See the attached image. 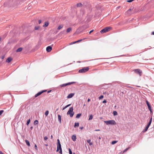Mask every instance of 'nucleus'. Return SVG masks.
Wrapping results in <instances>:
<instances>
[{"instance_id": "f257e3e1", "label": "nucleus", "mask_w": 154, "mask_h": 154, "mask_svg": "<svg viewBox=\"0 0 154 154\" xmlns=\"http://www.w3.org/2000/svg\"><path fill=\"white\" fill-rule=\"evenodd\" d=\"M57 152H58L59 151V150H60V151L59 152L60 154H62V148L61 147V145L60 143V140L59 139H57Z\"/></svg>"}, {"instance_id": "f03ea898", "label": "nucleus", "mask_w": 154, "mask_h": 154, "mask_svg": "<svg viewBox=\"0 0 154 154\" xmlns=\"http://www.w3.org/2000/svg\"><path fill=\"white\" fill-rule=\"evenodd\" d=\"M73 108L72 107L69 108L68 111L67 112V114L69 115L70 117H72L74 115V112H73Z\"/></svg>"}, {"instance_id": "7ed1b4c3", "label": "nucleus", "mask_w": 154, "mask_h": 154, "mask_svg": "<svg viewBox=\"0 0 154 154\" xmlns=\"http://www.w3.org/2000/svg\"><path fill=\"white\" fill-rule=\"evenodd\" d=\"M104 122L107 125H115L116 124L115 121L113 120H110L109 121H105Z\"/></svg>"}, {"instance_id": "20e7f679", "label": "nucleus", "mask_w": 154, "mask_h": 154, "mask_svg": "<svg viewBox=\"0 0 154 154\" xmlns=\"http://www.w3.org/2000/svg\"><path fill=\"white\" fill-rule=\"evenodd\" d=\"M89 68L88 67H86L84 68H82L81 69L79 70V73H84L88 71L89 70Z\"/></svg>"}, {"instance_id": "39448f33", "label": "nucleus", "mask_w": 154, "mask_h": 154, "mask_svg": "<svg viewBox=\"0 0 154 154\" xmlns=\"http://www.w3.org/2000/svg\"><path fill=\"white\" fill-rule=\"evenodd\" d=\"M133 9H129L126 12H125V14L127 16H130L132 14L131 11Z\"/></svg>"}, {"instance_id": "423d86ee", "label": "nucleus", "mask_w": 154, "mask_h": 154, "mask_svg": "<svg viewBox=\"0 0 154 154\" xmlns=\"http://www.w3.org/2000/svg\"><path fill=\"white\" fill-rule=\"evenodd\" d=\"M110 28L108 27H106L104 29H102L100 31V32L102 33H104L107 32L109 30V29Z\"/></svg>"}, {"instance_id": "0eeeda50", "label": "nucleus", "mask_w": 154, "mask_h": 154, "mask_svg": "<svg viewBox=\"0 0 154 154\" xmlns=\"http://www.w3.org/2000/svg\"><path fill=\"white\" fill-rule=\"evenodd\" d=\"M134 72L138 74L140 76H141L142 73V71L139 69H135L134 70Z\"/></svg>"}, {"instance_id": "6e6552de", "label": "nucleus", "mask_w": 154, "mask_h": 154, "mask_svg": "<svg viewBox=\"0 0 154 154\" xmlns=\"http://www.w3.org/2000/svg\"><path fill=\"white\" fill-rule=\"evenodd\" d=\"M75 83V82H69L67 83L63 84L60 85V86L61 87H64L67 85H72L73 84H74Z\"/></svg>"}, {"instance_id": "1a4fd4ad", "label": "nucleus", "mask_w": 154, "mask_h": 154, "mask_svg": "<svg viewBox=\"0 0 154 154\" xmlns=\"http://www.w3.org/2000/svg\"><path fill=\"white\" fill-rule=\"evenodd\" d=\"M46 91H47L46 90H44V91H42L38 92L37 94H36L35 95V97H38L39 95H40L42 93H43V92H45Z\"/></svg>"}, {"instance_id": "9d476101", "label": "nucleus", "mask_w": 154, "mask_h": 154, "mask_svg": "<svg viewBox=\"0 0 154 154\" xmlns=\"http://www.w3.org/2000/svg\"><path fill=\"white\" fill-rule=\"evenodd\" d=\"M52 49V48L51 46H48L46 48V51L48 52H50Z\"/></svg>"}, {"instance_id": "9b49d317", "label": "nucleus", "mask_w": 154, "mask_h": 154, "mask_svg": "<svg viewBox=\"0 0 154 154\" xmlns=\"http://www.w3.org/2000/svg\"><path fill=\"white\" fill-rule=\"evenodd\" d=\"M12 59L11 57H9L8 58V59L6 60V62H7V63H10L11 61H12Z\"/></svg>"}, {"instance_id": "f8f14e48", "label": "nucleus", "mask_w": 154, "mask_h": 154, "mask_svg": "<svg viewBox=\"0 0 154 154\" xmlns=\"http://www.w3.org/2000/svg\"><path fill=\"white\" fill-rule=\"evenodd\" d=\"M74 95V94L73 93H71L69 94L68 96H67V98H72Z\"/></svg>"}, {"instance_id": "ddd939ff", "label": "nucleus", "mask_w": 154, "mask_h": 154, "mask_svg": "<svg viewBox=\"0 0 154 154\" xmlns=\"http://www.w3.org/2000/svg\"><path fill=\"white\" fill-rule=\"evenodd\" d=\"M58 120L59 121L60 123H61V116L60 115H58Z\"/></svg>"}, {"instance_id": "4468645a", "label": "nucleus", "mask_w": 154, "mask_h": 154, "mask_svg": "<svg viewBox=\"0 0 154 154\" xmlns=\"http://www.w3.org/2000/svg\"><path fill=\"white\" fill-rule=\"evenodd\" d=\"M23 50V48H18L17 50H16V52H19Z\"/></svg>"}, {"instance_id": "2eb2a0df", "label": "nucleus", "mask_w": 154, "mask_h": 154, "mask_svg": "<svg viewBox=\"0 0 154 154\" xmlns=\"http://www.w3.org/2000/svg\"><path fill=\"white\" fill-rule=\"evenodd\" d=\"M91 140H87V142L88 143H89V145L90 146H91L93 145V143L92 142H91Z\"/></svg>"}, {"instance_id": "dca6fc26", "label": "nucleus", "mask_w": 154, "mask_h": 154, "mask_svg": "<svg viewBox=\"0 0 154 154\" xmlns=\"http://www.w3.org/2000/svg\"><path fill=\"white\" fill-rule=\"evenodd\" d=\"M63 25H62V24L58 26V27L57 28V29L58 30H60L63 27Z\"/></svg>"}, {"instance_id": "f3484780", "label": "nucleus", "mask_w": 154, "mask_h": 154, "mask_svg": "<svg viewBox=\"0 0 154 154\" xmlns=\"http://www.w3.org/2000/svg\"><path fill=\"white\" fill-rule=\"evenodd\" d=\"M49 25V23L48 22H45V24L43 25V26L44 27H47Z\"/></svg>"}, {"instance_id": "a211bd4d", "label": "nucleus", "mask_w": 154, "mask_h": 154, "mask_svg": "<svg viewBox=\"0 0 154 154\" xmlns=\"http://www.w3.org/2000/svg\"><path fill=\"white\" fill-rule=\"evenodd\" d=\"M152 117H151L150 119L149 122V123H148V125H147V126H149H149L150 125H151V123L152 122Z\"/></svg>"}, {"instance_id": "6ab92c4d", "label": "nucleus", "mask_w": 154, "mask_h": 154, "mask_svg": "<svg viewBox=\"0 0 154 154\" xmlns=\"http://www.w3.org/2000/svg\"><path fill=\"white\" fill-rule=\"evenodd\" d=\"M72 138L73 141H75L76 140V136L74 135H72Z\"/></svg>"}, {"instance_id": "aec40b11", "label": "nucleus", "mask_w": 154, "mask_h": 154, "mask_svg": "<svg viewBox=\"0 0 154 154\" xmlns=\"http://www.w3.org/2000/svg\"><path fill=\"white\" fill-rule=\"evenodd\" d=\"M25 142H26V144L28 146H30V143H29V141L26 140H25Z\"/></svg>"}, {"instance_id": "412c9836", "label": "nucleus", "mask_w": 154, "mask_h": 154, "mask_svg": "<svg viewBox=\"0 0 154 154\" xmlns=\"http://www.w3.org/2000/svg\"><path fill=\"white\" fill-rule=\"evenodd\" d=\"M72 28L70 27L68 28L66 30V32L67 33L69 32L70 31L72 30Z\"/></svg>"}, {"instance_id": "4be33fe9", "label": "nucleus", "mask_w": 154, "mask_h": 154, "mask_svg": "<svg viewBox=\"0 0 154 154\" xmlns=\"http://www.w3.org/2000/svg\"><path fill=\"white\" fill-rule=\"evenodd\" d=\"M81 115L82 114L81 113H79V114H77L76 116V118H79L80 117V116H81Z\"/></svg>"}, {"instance_id": "5701e85b", "label": "nucleus", "mask_w": 154, "mask_h": 154, "mask_svg": "<svg viewBox=\"0 0 154 154\" xmlns=\"http://www.w3.org/2000/svg\"><path fill=\"white\" fill-rule=\"evenodd\" d=\"M149 127V126L147 125L146 126V128H145V129L143 130V131L144 132H145L147 130Z\"/></svg>"}, {"instance_id": "b1692460", "label": "nucleus", "mask_w": 154, "mask_h": 154, "mask_svg": "<svg viewBox=\"0 0 154 154\" xmlns=\"http://www.w3.org/2000/svg\"><path fill=\"white\" fill-rule=\"evenodd\" d=\"M77 7H80L82 6V5L81 3H78L77 4Z\"/></svg>"}, {"instance_id": "393cba45", "label": "nucleus", "mask_w": 154, "mask_h": 154, "mask_svg": "<svg viewBox=\"0 0 154 154\" xmlns=\"http://www.w3.org/2000/svg\"><path fill=\"white\" fill-rule=\"evenodd\" d=\"M70 105H71L70 104H68V105H66V106H65L63 108V110L65 109L66 108H67V107H68Z\"/></svg>"}, {"instance_id": "a878e982", "label": "nucleus", "mask_w": 154, "mask_h": 154, "mask_svg": "<svg viewBox=\"0 0 154 154\" xmlns=\"http://www.w3.org/2000/svg\"><path fill=\"white\" fill-rule=\"evenodd\" d=\"M49 114V111L48 110H47L45 112V115L46 116H47Z\"/></svg>"}, {"instance_id": "bb28decb", "label": "nucleus", "mask_w": 154, "mask_h": 154, "mask_svg": "<svg viewBox=\"0 0 154 154\" xmlns=\"http://www.w3.org/2000/svg\"><path fill=\"white\" fill-rule=\"evenodd\" d=\"M93 119V116L92 115H90V116H89V119H88V120H92Z\"/></svg>"}, {"instance_id": "cd10ccee", "label": "nucleus", "mask_w": 154, "mask_h": 154, "mask_svg": "<svg viewBox=\"0 0 154 154\" xmlns=\"http://www.w3.org/2000/svg\"><path fill=\"white\" fill-rule=\"evenodd\" d=\"M148 109L149 110L151 113H152V109L151 106L148 107Z\"/></svg>"}, {"instance_id": "c85d7f7f", "label": "nucleus", "mask_w": 154, "mask_h": 154, "mask_svg": "<svg viewBox=\"0 0 154 154\" xmlns=\"http://www.w3.org/2000/svg\"><path fill=\"white\" fill-rule=\"evenodd\" d=\"M79 126V123H75L74 125V127H76V126L78 127Z\"/></svg>"}, {"instance_id": "c756f323", "label": "nucleus", "mask_w": 154, "mask_h": 154, "mask_svg": "<svg viewBox=\"0 0 154 154\" xmlns=\"http://www.w3.org/2000/svg\"><path fill=\"white\" fill-rule=\"evenodd\" d=\"M146 104L147 105L148 107L151 106L149 104V102H148V101L147 100H146Z\"/></svg>"}, {"instance_id": "7c9ffc66", "label": "nucleus", "mask_w": 154, "mask_h": 154, "mask_svg": "<svg viewBox=\"0 0 154 154\" xmlns=\"http://www.w3.org/2000/svg\"><path fill=\"white\" fill-rule=\"evenodd\" d=\"M117 142V141H113L112 142V144L113 145L114 144L116 143Z\"/></svg>"}, {"instance_id": "2f4dec72", "label": "nucleus", "mask_w": 154, "mask_h": 154, "mask_svg": "<svg viewBox=\"0 0 154 154\" xmlns=\"http://www.w3.org/2000/svg\"><path fill=\"white\" fill-rule=\"evenodd\" d=\"M38 123V121L37 120H35L34 121V124L35 125H37Z\"/></svg>"}, {"instance_id": "473e14b6", "label": "nucleus", "mask_w": 154, "mask_h": 154, "mask_svg": "<svg viewBox=\"0 0 154 154\" xmlns=\"http://www.w3.org/2000/svg\"><path fill=\"white\" fill-rule=\"evenodd\" d=\"M113 114L114 116H116L117 115V113L116 111H114L113 112Z\"/></svg>"}, {"instance_id": "72a5a7b5", "label": "nucleus", "mask_w": 154, "mask_h": 154, "mask_svg": "<svg viewBox=\"0 0 154 154\" xmlns=\"http://www.w3.org/2000/svg\"><path fill=\"white\" fill-rule=\"evenodd\" d=\"M129 148L130 147H128V148L126 149L125 150H124L123 152H126Z\"/></svg>"}, {"instance_id": "f704fd0d", "label": "nucleus", "mask_w": 154, "mask_h": 154, "mask_svg": "<svg viewBox=\"0 0 154 154\" xmlns=\"http://www.w3.org/2000/svg\"><path fill=\"white\" fill-rule=\"evenodd\" d=\"M39 28V26H35V29L36 30H38Z\"/></svg>"}, {"instance_id": "c9c22d12", "label": "nucleus", "mask_w": 154, "mask_h": 154, "mask_svg": "<svg viewBox=\"0 0 154 154\" xmlns=\"http://www.w3.org/2000/svg\"><path fill=\"white\" fill-rule=\"evenodd\" d=\"M30 122V119H29L27 122L26 124L27 125H28L29 123Z\"/></svg>"}, {"instance_id": "e433bc0d", "label": "nucleus", "mask_w": 154, "mask_h": 154, "mask_svg": "<svg viewBox=\"0 0 154 154\" xmlns=\"http://www.w3.org/2000/svg\"><path fill=\"white\" fill-rule=\"evenodd\" d=\"M4 112V110H1L0 111V116L2 114V113Z\"/></svg>"}, {"instance_id": "4c0bfd02", "label": "nucleus", "mask_w": 154, "mask_h": 154, "mask_svg": "<svg viewBox=\"0 0 154 154\" xmlns=\"http://www.w3.org/2000/svg\"><path fill=\"white\" fill-rule=\"evenodd\" d=\"M103 95H101L99 97V99H101L103 98Z\"/></svg>"}, {"instance_id": "58836bf2", "label": "nucleus", "mask_w": 154, "mask_h": 154, "mask_svg": "<svg viewBox=\"0 0 154 154\" xmlns=\"http://www.w3.org/2000/svg\"><path fill=\"white\" fill-rule=\"evenodd\" d=\"M69 154H72V151L70 149H69Z\"/></svg>"}, {"instance_id": "ea45409f", "label": "nucleus", "mask_w": 154, "mask_h": 154, "mask_svg": "<svg viewBox=\"0 0 154 154\" xmlns=\"http://www.w3.org/2000/svg\"><path fill=\"white\" fill-rule=\"evenodd\" d=\"M134 0H129L127 1V2H132V1H133Z\"/></svg>"}, {"instance_id": "a19ab883", "label": "nucleus", "mask_w": 154, "mask_h": 154, "mask_svg": "<svg viewBox=\"0 0 154 154\" xmlns=\"http://www.w3.org/2000/svg\"><path fill=\"white\" fill-rule=\"evenodd\" d=\"M48 139V137H44V140H47Z\"/></svg>"}, {"instance_id": "79ce46f5", "label": "nucleus", "mask_w": 154, "mask_h": 154, "mask_svg": "<svg viewBox=\"0 0 154 154\" xmlns=\"http://www.w3.org/2000/svg\"><path fill=\"white\" fill-rule=\"evenodd\" d=\"M35 148L36 149H37V147L36 144H35Z\"/></svg>"}, {"instance_id": "37998d69", "label": "nucleus", "mask_w": 154, "mask_h": 154, "mask_svg": "<svg viewBox=\"0 0 154 154\" xmlns=\"http://www.w3.org/2000/svg\"><path fill=\"white\" fill-rule=\"evenodd\" d=\"M82 41V39H80L77 41V42H79Z\"/></svg>"}, {"instance_id": "c03bdc74", "label": "nucleus", "mask_w": 154, "mask_h": 154, "mask_svg": "<svg viewBox=\"0 0 154 154\" xmlns=\"http://www.w3.org/2000/svg\"><path fill=\"white\" fill-rule=\"evenodd\" d=\"M103 103H106V100H104L103 102Z\"/></svg>"}, {"instance_id": "a18cd8bd", "label": "nucleus", "mask_w": 154, "mask_h": 154, "mask_svg": "<svg viewBox=\"0 0 154 154\" xmlns=\"http://www.w3.org/2000/svg\"><path fill=\"white\" fill-rule=\"evenodd\" d=\"M93 31H94V30H91L89 32V34H90L91 32H92Z\"/></svg>"}, {"instance_id": "49530a36", "label": "nucleus", "mask_w": 154, "mask_h": 154, "mask_svg": "<svg viewBox=\"0 0 154 154\" xmlns=\"http://www.w3.org/2000/svg\"><path fill=\"white\" fill-rule=\"evenodd\" d=\"M41 22H42V21H41V20H39V21H38V23H39V24L41 23Z\"/></svg>"}, {"instance_id": "de8ad7c7", "label": "nucleus", "mask_w": 154, "mask_h": 154, "mask_svg": "<svg viewBox=\"0 0 154 154\" xmlns=\"http://www.w3.org/2000/svg\"><path fill=\"white\" fill-rule=\"evenodd\" d=\"M80 128L81 129H82L83 128V127H81Z\"/></svg>"}, {"instance_id": "09e8293b", "label": "nucleus", "mask_w": 154, "mask_h": 154, "mask_svg": "<svg viewBox=\"0 0 154 154\" xmlns=\"http://www.w3.org/2000/svg\"><path fill=\"white\" fill-rule=\"evenodd\" d=\"M76 43H77V41L74 42H72V43H73V44H75Z\"/></svg>"}, {"instance_id": "8fccbe9b", "label": "nucleus", "mask_w": 154, "mask_h": 154, "mask_svg": "<svg viewBox=\"0 0 154 154\" xmlns=\"http://www.w3.org/2000/svg\"><path fill=\"white\" fill-rule=\"evenodd\" d=\"M90 101V99L89 98H88V102H89Z\"/></svg>"}, {"instance_id": "3c124183", "label": "nucleus", "mask_w": 154, "mask_h": 154, "mask_svg": "<svg viewBox=\"0 0 154 154\" xmlns=\"http://www.w3.org/2000/svg\"><path fill=\"white\" fill-rule=\"evenodd\" d=\"M120 8V6H118L117 8V9H118Z\"/></svg>"}, {"instance_id": "603ef678", "label": "nucleus", "mask_w": 154, "mask_h": 154, "mask_svg": "<svg viewBox=\"0 0 154 154\" xmlns=\"http://www.w3.org/2000/svg\"><path fill=\"white\" fill-rule=\"evenodd\" d=\"M0 154H4L3 152L1 151H0Z\"/></svg>"}, {"instance_id": "864d4df0", "label": "nucleus", "mask_w": 154, "mask_h": 154, "mask_svg": "<svg viewBox=\"0 0 154 154\" xmlns=\"http://www.w3.org/2000/svg\"><path fill=\"white\" fill-rule=\"evenodd\" d=\"M152 35H154V32H152Z\"/></svg>"}, {"instance_id": "5fc2aeb1", "label": "nucleus", "mask_w": 154, "mask_h": 154, "mask_svg": "<svg viewBox=\"0 0 154 154\" xmlns=\"http://www.w3.org/2000/svg\"><path fill=\"white\" fill-rule=\"evenodd\" d=\"M72 44H73V43H72V42L70 43V44H69L70 45H72Z\"/></svg>"}, {"instance_id": "6e6d98bb", "label": "nucleus", "mask_w": 154, "mask_h": 154, "mask_svg": "<svg viewBox=\"0 0 154 154\" xmlns=\"http://www.w3.org/2000/svg\"><path fill=\"white\" fill-rule=\"evenodd\" d=\"M100 130L99 129H98V130H95V131H100Z\"/></svg>"}, {"instance_id": "4d7b16f0", "label": "nucleus", "mask_w": 154, "mask_h": 154, "mask_svg": "<svg viewBox=\"0 0 154 154\" xmlns=\"http://www.w3.org/2000/svg\"><path fill=\"white\" fill-rule=\"evenodd\" d=\"M4 58V56H3L2 57V59H3Z\"/></svg>"}, {"instance_id": "13d9d810", "label": "nucleus", "mask_w": 154, "mask_h": 154, "mask_svg": "<svg viewBox=\"0 0 154 154\" xmlns=\"http://www.w3.org/2000/svg\"><path fill=\"white\" fill-rule=\"evenodd\" d=\"M51 139H52V138H53V136H52V135H51Z\"/></svg>"}, {"instance_id": "bf43d9fd", "label": "nucleus", "mask_w": 154, "mask_h": 154, "mask_svg": "<svg viewBox=\"0 0 154 154\" xmlns=\"http://www.w3.org/2000/svg\"><path fill=\"white\" fill-rule=\"evenodd\" d=\"M32 128H33V127H31V128H31V129H32Z\"/></svg>"}, {"instance_id": "052dcab7", "label": "nucleus", "mask_w": 154, "mask_h": 154, "mask_svg": "<svg viewBox=\"0 0 154 154\" xmlns=\"http://www.w3.org/2000/svg\"><path fill=\"white\" fill-rule=\"evenodd\" d=\"M50 91H48V93H49Z\"/></svg>"}, {"instance_id": "680f3d73", "label": "nucleus", "mask_w": 154, "mask_h": 154, "mask_svg": "<svg viewBox=\"0 0 154 154\" xmlns=\"http://www.w3.org/2000/svg\"><path fill=\"white\" fill-rule=\"evenodd\" d=\"M103 58L98 59H102Z\"/></svg>"}, {"instance_id": "e2e57ef3", "label": "nucleus", "mask_w": 154, "mask_h": 154, "mask_svg": "<svg viewBox=\"0 0 154 154\" xmlns=\"http://www.w3.org/2000/svg\"><path fill=\"white\" fill-rule=\"evenodd\" d=\"M128 88H131V87H130V86H129L128 87Z\"/></svg>"}, {"instance_id": "0e129e2a", "label": "nucleus", "mask_w": 154, "mask_h": 154, "mask_svg": "<svg viewBox=\"0 0 154 154\" xmlns=\"http://www.w3.org/2000/svg\"><path fill=\"white\" fill-rule=\"evenodd\" d=\"M73 154H75V153H74Z\"/></svg>"}]
</instances>
